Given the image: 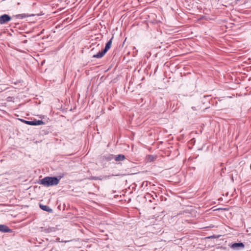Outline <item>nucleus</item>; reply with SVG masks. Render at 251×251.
<instances>
[{
    "instance_id": "nucleus-2",
    "label": "nucleus",
    "mask_w": 251,
    "mask_h": 251,
    "mask_svg": "<svg viewBox=\"0 0 251 251\" xmlns=\"http://www.w3.org/2000/svg\"><path fill=\"white\" fill-rule=\"evenodd\" d=\"M113 38V37H112L110 39V40L106 44L105 47L102 50H101V51H99L96 54H94L93 57L97 58H100L102 57L104 55V54L107 52V51L110 49L112 45V41Z\"/></svg>"
},
{
    "instance_id": "nucleus-6",
    "label": "nucleus",
    "mask_w": 251,
    "mask_h": 251,
    "mask_svg": "<svg viewBox=\"0 0 251 251\" xmlns=\"http://www.w3.org/2000/svg\"><path fill=\"white\" fill-rule=\"evenodd\" d=\"M0 231L2 232H11V229L6 225H0Z\"/></svg>"
},
{
    "instance_id": "nucleus-5",
    "label": "nucleus",
    "mask_w": 251,
    "mask_h": 251,
    "mask_svg": "<svg viewBox=\"0 0 251 251\" xmlns=\"http://www.w3.org/2000/svg\"><path fill=\"white\" fill-rule=\"evenodd\" d=\"M244 247L245 245L242 242L233 243L230 246V248L233 250H237L238 248H244Z\"/></svg>"
},
{
    "instance_id": "nucleus-20",
    "label": "nucleus",
    "mask_w": 251,
    "mask_h": 251,
    "mask_svg": "<svg viewBox=\"0 0 251 251\" xmlns=\"http://www.w3.org/2000/svg\"><path fill=\"white\" fill-rule=\"evenodd\" d=\"M64 207H65V204H63ZM65 209V207H64V209Z\"/></svg>"
},
{
    "instance_id": "nucleus-13",
    "label": "nucleus",
    "mask_w": 251,
    "mask_h": 251,
    "mask_svg": "<svg viewBox=\"0 0 251 251\" xmlns=\"http://www.w3.org/2000/svg\"><path fill=\"white\" fill-rule=\"evenodd\" d=\"M20 120L23 122L24 123H25L27 125H30V121H26V120H23V119H20Z\"/></svg>"
},
{
    "instance_id": "nucleus-10",
    "label": "nucleus",
    "mask_w": 251,
    "mask_h": 251,
    "mask_svg": "<svg viewBox=\"0 0 251 251\" xmlns=\"http://www.w3.org/2000/svg\"><path fill=\"white\" fill-rule=\"evenodd\" d=\"M111 176H114V175L100 176L99 177H97V180H102L103 179H109Z\"/></svg>"
},
{
    "instance_id": "nucleus-1",
    "label": "nucleus",
    "mask_w": 251,
    "mask_h": 251,
    "mask_svg": "<svg viewBox=\"0 0 251 251\" xmlns=\"http://www.w3.org/2000/svg\"><path fill=\"white\" fill-rule=\"evenodd\" d=\"M60 179V177L58 178L57 177L46 176L40 180V184L46 187L56 185L59 183Z\"/></svg>"
},
{
    "instance_id": "nucleus-4",
    "label": "nucleus",
    "mask_w": 251,
    "mask_h": 251,
    "mask_svg": "<svg viewBox=\"0 0 251 251\" xmlns=\"http://www.w3.org/2000/svg\"><path fill=\"white\" fill-rule=\"evenodd\" d=\"M152 193H153V195H151V194L147 193L145 195V198L146 199V200H149V201L151 202H152V200H155V199L157 198V196L156 194V193H154V192H152Z\"/></svg>"
},
{
    "instance_id": "nucleus-14",
    "label": "nucleus",
    "mask_w": 251,
    "mask_h": 251,
    "mask_svg": "<svg viewBox=\"0 0 251 251\" xmlns=\"http://www.w3.org/2000/svg\"><path fill=\"white\" fill-rule=\"evenodd\" d=\"M36 126L41 125L43 123L42 121H41V120H36Z\"/></svg>"
},
{
    "instance_id": "nucleus-11",
    "label": "nucleus",
    "mask_w": 251,
    "mask_h": 251,
    "mask_svg": "<svg viewBox=\"0 0 251 251\" xmlns=\"http://www.w3.org/2000/svg\"><path fill=\"white\" fill-rule=\"evenodd\" d=\"M106 161H111V160L114 159L115 155L113 154H109L107 156H104Z\"/></svg>"
},
{
    "instance_id": "nucleus-17",
    "label": "nucleus",
    "mask_w": 251,
    "mask_h": 251,
    "mask_svg": "<svg viewBox=\"0 0 251 251\" xmlns=\"http://www.w3.org/2000/svg\"><path fill=\"white\" fill-rule=\"evenodd\" d=\"M69 242V241H65V240H64V241H63V242H64V243H68V242Z\"/></svg>"
},
{
    "instance_id": "nucleus-12",
    "label": "nucleus",
    "mask_w": 251,
    "mask_h": 251,
    "mask_svg": "<svg viewBox=\"0 0 251 251\" xmlns=\"http://www.w3.org/2000/svg\"><path fill=\"white\" fill-rule=\"evenodd\" d=\"M70 17H72V15H70ZM72 20V18H71L70 19V17H68L64 19V23L66 22L67 23H69Z\"/></svg>"
},
{
    "instance_id": "nucleus-9",
    "label": "nucleus",
    "mask_w": 251,
    "mask_h": 251,
    "mask_svg": "<svg viewBox=\"0 0 251 251\" xmlns=\"http://www.w3.org/2000/svg\"><path fill=\"white\" fill-rule=\"evenodd\" d=\"M29 16V15H28V14H18V15H15V17L17 19H23L24 18L28 17Z\"/></svg>"
},
{
    "instance_id": "nucleus-19",
    "label": "nucleus",
    "mask_w": 251,
    "mask_h": 251,
    "mask_svg": "<svg viewBox=\"0 0 251 251\" xmlns=\"http://www.w3.org/2000/svg\"><path fill=\"white\" fill-rule=\"evenodd\" d=\"M194 140V139H191V141L193 142V141Z\"/></svg>"
},
{
    "instance_id": "nucleus-7",
    "label": "nucleus",
    "mask_w": 251,
    "mask_h": 251,
    "mask_svg": "<svg viewBox=\"0 0 251 251\" xmlns=\"http://www.w3.org/2000/svg\"><path fill=\"white\" fill-rule=\"evenodd\" d=\"M39 206L41 208V209L44 211L49 212H51L52 211V209L49 206H48L47 205H43L42 204H40Z\"/></svg>"
},
{
    "instance_id": "nucleus-8",
    "label": "nucleus",
    "mask_w": 251,
    "mask_h": 251,
    "mask_svg": "<svg viewBox=\"0 0 251 251\" xmlns=\"http://www.w3.org/2000/svg\"><path fill=\"white\" fill-rule=\"evenodd\" d=\"M126 158L125 156L123 154H119L114 157V159L116 161H123Z\"/></svg>"
},
{
    "instance_id": "nucleus-15",
    "label": "nucleus",
    "mask_w": 251,
    "mask_h": 251,
    "mask_svg": "<svg viewBox=\"0 0 251 251\" xmlns=\"http://www.w3.org/2000/svg\"><path fill=\"white\" fill-rule=\"evenodd\" d=\"M36 120H34V121H30V125H31V126H36Z\"/></svg>"
},
{
    "instance_id": "nucleus-3",
    "label": "nucleus",
    "mask_w": 251,
    "mask_h": 251,
    "mask_svg": "<svg viewBox=\"0 0 251 251\" xmlns=\"http://www.w3.org/2000/svg\"><path fill=\"white\" fill-rule=\"evenodd\" d=\"M11 19L10 16L7 14H3L0 16V24L3 25L7 23Z\"/></svg>"
},
{
    "instance_id": "nucleus-16",
    "label": "nucleus",
    "mask_w": 251,
    "mask_h": 251,
    "mask_svg": "<svg viewBox=\"0 0 251 251\" xmlns=\"http://www.w3.org/2000/svg\"><path fill=\"white\" fill-rule=\"evenodd\" d=\"M91 179L97 180V176H91Z\"/></svg>"
},
{
    "instance_id": "nucleus-18",
    "label": "nucleus",
    "mask_w": 251,
    "mask_h": 251,
    "mask_svg": "<svg viewBox=\"0 0 251 251\" xmlns=\"http://www.w3.org/2000/svg\"><path fill=\"white\" fill-rule=\"evenodd\" d=\"M67 16V15H64V16H63L64 18L65 17H66Z\"/></svg>"
}]
</instances>
